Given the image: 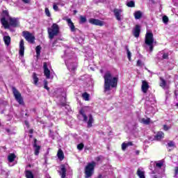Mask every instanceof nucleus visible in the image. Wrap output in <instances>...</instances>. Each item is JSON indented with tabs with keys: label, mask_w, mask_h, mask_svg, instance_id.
<instances>
[{
	"label": "nucleus",
	"mask_w": 178,
	"mask_h": 178,
	"mask_svg": "<svg viewBox=\"0 0 178 178\" xmlns=\"http://www.w3.org/2000/svg\"><path fill=\"white\" fill-rule=\"evenodd\" d=\"M104 92H109L112 88L118 87L119 77L112 76L111 72L107 71L104 73Z\"/></svg>",
	"instance_id": "obj_1"
},
{
	"label": "nucleus",
	"mask_w": 178,
	"mask_h": 178,
	"mask_svg": "<svg viewBox=\"0 0 178 178\" xmlns=\"http://www.w3.org/2000/svg\"><path fill=\"white\" fill-rule=\"evenodd\" d=\"M1 23L4 29H10V26L12 27H17L19 26V19L17 18H12L8 11L3 10L1 14Z\"/></svg>",
	"instance_id": "obj_2"
},
{
	"label": "nucleus",
	"mask_w": 178,
	"mask_h": 178,
	"mask_svg": "<svg viewBox=\"0 0 178 178\" xmlns=\"http://www.w3.org/2000/svg\"><path fill=\"white\" fill-rule=\"evenodd\" d=\"M63 58L69 70H76L77 63H76V58H74V53L72 52L70 48L65 51V55Z\"/></svg>",
	"instance_id": "obj_3"
},
{
	"label": "nucleus",
	"mask_w": 178,
	"mask_h": 178,
	"mask_svg": "<svg viewBox=\"0 0 178 178\" xmlns=\"http://www.w3.org/2000/svg\"><path fill=\"white\" fill-rule=\"evenodd\" d=\"M96 165L97 163H95V161H92L88 163V165L85 167L84 170L86 178H90L92 177V175H94V170L95 169Z\"/></svg>",
	"instance_id": "obj_4"
},
{
	"label": "nucleus",
	"mask_w": 178,
	"mask_h": 178,
	"mask_svg": "<svg viewBox=\"0 0 178 178\" xmlns=\"http://www.w3.org/2000/svg\"><path fill=\"white\" fill-rule=\"evenodd\" d=\"M86 111L87 108H83L81 109L79 113H81L82 118H83V122H87L88 127H92V123H94V118H92V115L91 114H90L88 117H87V115H86Z\"/></svg>",
	"instance_id": "obj_5"
},
{
	"label": "nucleus",
	"mask_w": 178,
	"mask_h": 178,
	"mask_svg": "<svg viewBox=\"0 0 178 178\" xmlns=\"http://www.w3.org/2000/svg\"><path fill=\"white\" fill-rule=\"evenodd\" d=\"M154 33L152 32H147L145 35V44L148 45L149 48V51L152 52L154 51Z\"/></svg>",
	"instance_id": "obj_6"
},
{
	"label": "nucleus",
	"mask_w": 178,
	"mask_h": 178,
	"mask_svg": "<svg viewBox=\"0 0 178 178\" xmlns=\"http://www.w3.org/2000/svg\"><path fill=\"white\" fill-rule=\"evenodd\" d=\"M47 32L49 34V38L54 40V37L59 34V26L57 24H53L51 28H48Z\"/></svg>",
	"instance_id": "obj_7"
},
{
	"label": "nucleus",
	"mask_w": 178,
	"mask_h": 178,
	"mask_svg": "<svg viewBox=\"0 0 178 178\" xmlns=\"http://www.w3.org/2000/svg\"><path fill=\"white\" fill-rule=\"evenodd\" d=\"M13 94L17 101V102H18V104H19V105H24V102L23 101V97H22V94L19 93L17 91V89H16V88L13 87Z\"/></svg>",
	"instance_id": "obj_8"
},
{
	"label": "nucleus",
	"mask_w": 178,
	"mask_h": 178,
	"mask_svg": "<svg viewBox=\"0 0 178 178\" xmlns=\"http://www.w3.org/2000/svg\"><path fill=\"white\" fill-rule=\"evenodd\" d=\"M22 35L24 37L25 40L30 42L31 44H34V41L35 40V37L34 35L29 31H23Z\"/></svg>",
	"instance_id": "obj_9"
},
{
	"label": "nucleus",
	"mask_w": 178,
	"mask_h": 178,
	"mask_svg": "<svg viewBox=\"0 0 178 178\" xmlns=\"http://www.w3.org/2000/svg\"><path fill=\"white\" fill-rule=\"evenodd\" d=\"M122 11L121 9L115 8L113 10L114 16L116 17L117 20H118L119 22H120V20H122V18L123 17V15L122 14Z\"/></svg>",
	"instance_id": "obj_10"
},
{
	"label": "nucleus",
	"mask_w": 178,
	"mask_h": 178,
	"mask_svg": "<svg viewBox=\"0 0 178 178\" xmlns=\"http://www.w3.org/2000/svg\"><path fill=\"white\" fill-rule=\"evenodd\" d=\"M63 20H66L68 26L70 27L71 31L74 32L76 31V27L74 26V24H73V22H72V19L70 18H67V17H65L63 18Z\"/></svg>",
	"instance_id": "obj_11"
},
{
	"label": "nucleus",
	"mask_w": 178,
	"mask_h": 178,
	"mask_svg": "<svg viewBox=\"0 0 178 178\" xmlns=\"http://www.w3.org/2000/svg\"><path fill=\"white\" fill-rule=\"evenodd\" d=\"M89 23H90V24H93L95 26H104V22H102L99 19H94V18H90L89 19Z\"/></svg>",
	"instance_id": "obj_12"
},
{
	"label": "nucleus",
	"mask_w": 178,
	"mask_h": 178,
	"mask_svg": "<svg viewBox=\"0 0 178 178\" xmlns=\"http://www.w3.org/2000/svg\"><path fill=\"white\" fill-rule=\"evenodd\" d=\"M44 73L46 79H50L51 77V71L48 69V63H44L43 65Z\"/></svg>",
	"instance_id": "obj_13"
},
{
	"label": "nucleus",
	"mask_w": 178,
	"mask_h": 178,
	"mask_svg": "<svg viewBox=\"0 0 178 178\" xmlns=\"http://www.w3.org/2000/svg\"><path fill=\"white\" fill-rule=\"evenodd\" d=\"M149 88V85L148 84V82H147L146 81H143L142 86H141V90L143 92H144L145 94H147Z\"/></svg>",
	"instance_id": "obj_14"
},
{
	"label": "nucleus",
	"mask_w": 178,
	"mask_h": 178,
	"mask_svg": "<svg viewBox=\"0 0 178 178\" xmlns=\"http://www.w3.org/2000/svg\"><path fill=\"white\" fill-rule=\"evenodd\" d=\"M19 54L20 56H24V41L23 40H21L19 42Z\"/></svg>",
	"instance_id": "obj_15"
},
{
	"label": "nucleus",
	"mask_w": 178,
	"mask_h": 178,
	"mask_svg": "<svg viewBox=\"0 0 178 178\" xmlns=\"http://www.w3.org/2000/svg\"><path fill=\"white\" fill-rule=\"evenodd\" d=\"M141 31V29L140 28V25H136L133 31V34L136 38H138L140 37V32Z\"/></svg>",
	"instance_id": "obj_16"
},
{
	"label": "nucleus",
	"mask_w": 178,
	"mask_h": 178,
	"mask_svg": "<svg viewBox=\"0 0 178 178\" xmlns=\"http://www.w3.org/2000/svg\"><path fill=\"white\" fill-rule=\"evenodd\" d=\"M67 169V165H61L60 166V174L61 175V178L66 177V170Z\"/></svg>",
	"instance_id": "obj_17"
},
{
	"label": "nucleus",
	"mask_w": 178,
	"mask_h": 178,
	"mask_svg": "<svg viewBox=\"0 0 178 178\" xmlns=\"http://www.w3.org/2000/svg\"><path fill=\"white\" fill-rule=\"evenodd\" d=\"M134 16L136 20H138L141 17H143V12H141L140 10L135 11L134 13Z\"/></svg>",
	"instance_id": "obj_18"
},
{
	"label": "nucleus",
	"mask_w": 178,
	"mask_h": 178,
	"mask_svg": "<svg viewBox=\"0 0 178 178\" xmlns=\"http://www.w3.org/2000/svg\"><path fill=\"white\" fill-rule=\"evenodd\" d=\"M163 137H165V134H163V132L162 131H160V132H158L157 134L155 136V139L157 140H162Z\"/></svg>",
	"instance_id": "obj_19"
},
{
	"label": "nucleus",
	"mask_w": 178,
	"mask_h": 178,
	"mask_svg": "<svg viewBox=\"0 0 178 178\" xmlns=\"http://www.w3.org/2000/svg\"><path fill=\"white\" fill-rule=\"evenodd\" d=\"M35 141H37V140H35V143L33 145V147L35 148V155H38V154H40V149H41V147L37 145Z\"/></svg>",
	"instance_id": "obj_20"
},
{
	"label": "nucleus",
	"mask_w": 178,
	"mask_h": 178,
	"mask_svg": "<svg viewBox=\"0 0 178 178\" xmlns=\"http://www.w3.org/2000/svg\"><path fill=\"white\" fill-rule=\"evenodd\" d=\"M57 156L58 159H60V161H63V159H65V155L63 154V152L60 149H58Z\"/></svg>",
	"instance_id": "obj_21"
},
{
	"label": "nucleus",
	"mask_w": 178,
	"mask_h": 178,
	"mask_svg": "<svg viewBox=\"0 0 178 178\" xmlns=\"http://www.w3.org/2000/svg\"><path fill=\"white\" fill-rule=\"evenodd\" d=\"M133 145V143L131 142H128L127 143H122V151H125L126 150V148H127V147H130Z\"/></svg>",
	"instance_id": "obj_22"
},
{
	"label": "nucleus",
	"mask_w": 178,
	"mask_h": 178,
	"mask_svg": "<svg viewBox=\"0 0 178 178\" xmlns=\"http://www.w3.org/2000/svg\"><path fill=\"white\" fill-rule=\"evenodd\" d=\"M8 161L12 163L16 159V155L15 154H10L8 156Z\"/></svg>",
	"instance_id": "obj_23"
},
{
	"label": "nucleus",
	"mask_w": 178,
	"mask_h": 178,
	"mask_svg": "<svg viewBox=\"0 0 178 178\" xmlns=\"http://www.w3.org/2000/svg\"><path fill=\"white\" fill-rule=\"evenodd\" d=\"M33 79L35 86H38V77H37V74H35V72L33 73Z\"/></svg>",
	"instance_id": "obj_24"
},
{
	"label": "nucleus",
	"mask_w": 178,
	"mask_h": 178,
	"mask_svg": "<svg viewBox=\"0 0 178 178\" xmlns=\"http://www.w3.org/2000/svg\"><path fill=\"white\" fill-rule=\"evenodd\" d=\"M3 41L6 45H9V44H10V37L9 35L4 36Z\"/></svg>",
	"instance_id": "obj_25"
},
{
	"label": "nucleus",
	"mask_w": 178,
	"mask_h": 178,
	"mask_svg": "<svg viewBox=\"0 0 178 178\" xmlns=\"http://www.w3.org/2000/svg\"><path fill=\"white\" fill-rule=\"evenodd\" d=\"M137 175H138V177H140V178H145L144 171H141V170H140V168L138 169V170H137Z\"/></svg>",
	"instance_id": "obj_26"
},
{
	"label": "nucleus",
	"mask_w": 178,
	"mask_h": 178,
	"mask_svg": "<svg viewBox=\"0 0 178 178\" xmlns=\"http://www.w3.org/2000/svg\"><path fill=\"white\" fill-rule=\"evenodd\" d=\"M159 55H162V59H169V54L165 52H160Z\"/></svg>",
	"instance_id": "obj_27"
},
{
	"label": "nucleus",
	"mask_w": 178,
	"mask_h": 178,
	"mask_svg": "<svg viewBox=\"0 0 178 178\" xmlns=\"http://www.w3.org/2000/svg\"><path fill=\"white\" fill-rule=\"evenodd\" d=\"M161 87H162V88H168V85H166V81H165V79H161V82L160 83Z\"/></svg>",
	"instance_id": "obj_28"
},
{
	"label": "nucleus",
	"mask_w": 178,
	"mask_h": 178,
	"mask_svg": "<svg viewBox=\"0 0 178 178\" xmlns=\"http://www.w3.org/2000/svg\"><path fill=\"white\" fill-rule=\"evenodd\" d=\"M26 178H34V175L30 170L26 171Z\"/></svg>",
	"instance_id": "obj_29"
},
{
	"label": "nucleus",
	"mask_w": 178,
	"mask_h": 178,
	"mask_svg": "<svg viewBox=\"0 0 178 178\" xmlns=\"http://www.w3.org/2000/svg\"><path fill=\"white\" fill-rule=\"evenodd\" d=\"M151 120L149 118H142L141 122L143 123V124H149V122Z\"/></svg>",
	"instance_id": "obj_30"
},
{
	"label": "nucleus",
	"mask_w": 178,
	"mask_h": 178,
	"mask_svg": "<svg viewBox=\"0 0 178 178\" xmlns=\"http://www.w3.org/2000/svg\"><path fill=\"white\" fill-rule=\"evenodd\" d=\"M35 51L37 56H40L41 54V46H37L35 48Z\"/></svg>",
	"instance_id": "obj_31"
},
{
	"label": "nucleus",
	"mask_w": 178,
	"mask_h": 178,
	"mask_svg": "<svg viewBox=\"0 0 178 178\" xmlns=\"http://www.w3.org/2000/svg\"><path fill=\"white\" fill-rule=\"evenodd\" d=\"M82 97L85 101H89L90 99V95H88L87 92H85L82 95Z\"/></svg>",
	"instance_id": "obj_32"
},
{
	"label": "nucleus",
	"mask_w": 178,
	"mask_h": 178,
	"mask_svg": "<svg viewBox=\"0 0 178 178\" xmlns=\"http://www.w3.org/2000/svg\"><path fill=\"white\" fill-rule=\"evenodd\" d=\"M127 6L129 8H134L136 6V4L134 1H131L127 3Z\"/></svg>",
	"instance_id": "obj_33"
},
{
	"label": "nucleus",
	"mask_w": 178,
	"mask_h": 178,
	"mask_svg": "<svg viewBox=\"0 0 178 178\" xmlns=\"http://www.w3.org/2000/svg\"><path fill=\"white\" fill-rule=\"evenodd\" d=\"M162 166H163V161H158L156 163V168H162Z\"/></svg>",
	"instance_id": "obj_34"
},
{
	"label": "nucleus",
	"mask_w": 178,
	"mask_h": 178,
	"mask_svg": "<svg viewBox=\"0 0 178 178\" xmlns=\"http://www.w3.org/2000/svg\"><path fill=\"white\" fill-rule=\"evenodd\" d=\"M127 58L129 60H131V52H130V50H129V48H127Z\"/></svg>",
	"instance_id": "obj_35"
},
{
	"label": "nucleus",
	"mask_w": 178,
	"mask_h": 178,
	"mask_svg": "<svg viewBox=\"0 0 178 178\" xmlns=\"http://www.w3.org/2000/svg\"><path fill=\"white\" fill-rule=\"evenodd\" d=\"M45 15L48 17H51V13L49 12V9H48V8H45Z\"/></svg>",
	"instance_id": "obj_36"
},
{
	"label": "nucleus",
	"mask_w": 178,
	"mask_h": 178,
	"mask_svg": "<svg viewBox=\"0 0 178 178\" xmlns=\"http://www.w3.org/2000/svg\"><path fill=\"white\" fill-rule=\"evenodd\" d=\"M44 88L47 90V91H49V87H48V81H44Z\"/></svg>",
	"instance_id": "obj_37"
},
{
	"label": "nucleus",
	"mask_w": 178,
	"mask_h": 178,
	"mask_svg": "<svg viewBox=\"0 0 178 178\" xmlns=\"http://www.w3.org/2000/svg\"><path fill=\"white\" fill-rule=\"evenodd\" d=\"M84 148V144L83 143H80L77 145V149L79 150V151H81L83 150V149Z\"/></svg>",
	"instance_id": "obj_38"
},
{
	"label": "nucleus",
	"mask_w": 178,
	"mask_h": 178,
	"mask_svg": "<svg viewBox=\"0 0 178 178\" xmlns=\"http://www.w3.org/2000/svg\"><path fill=\"white\" fill-rule=\"evenodd\" d=\"M86 22H87V18H86V17L81 16L80 23H86Z\"/></svg>",
	"instance_id": "obj_39"
},
{
	"label": "nucleus",
	"mask_w": 178,
	"mask_h": 178,
	"mask_svg": "<svg viewBox=\"0 0 178 178\" xmlns=\"http://www.w3.org/2000/svg\"><path fill=\"white\" fill-rule=\"evenodd\" d=\"M53 9L56 11L58 12L59 10V8L58 7V4L56 3H54L53 5Z\"/></svg>",
	"instance_id": "obj_40"
},
{
	"label": "nucleus",
	"mask_w": 178,
	"mask_h": 178,
	"mask_svg": "<svg viewBox=\"0 0 178 178\" xmlns=\"http://www.w3.org/2000/svg\"><path fill=\"white\" fill-rule=\"evenodd\" d=\"M163 23H165V24H166V23H168V22H169V18L167 16H163Z\"/></svg>",
	"instance_id": "obj_41"
},
{
	"label": "nucleus",
	"mask_w": 178,
	"mask_h": 178,
	"mask_svg": "<svg viewBox=\"0 0 178 178\" xmlns=\"http://www.w3.org/2000/svg\"><path fill=\"white\" fill-rule=\"evenodd\" d=\"M56 3H57V5H60V6H65V1H63L60 0Z\"/></svg>",
	"instance_id": "obj_42"
},
{
	"label": "nucleus",
	"mask_w": 178,
	"mask_h": 178,
	"mask_svg": "<svg viewBox=\"0 0 178 178\" xmlns=\"http://www.w3.org/2000/svg\"><path fill=\"white\" fill-rule=\"evenodd\" d=\"M168 147H175V143L172 141H170L168 143Z\"/></svg>",
	"instance_id": "obj_43"
},
{
	"label": "nucleus",
	"mask_w": 178,
	"mask_h": 178,
	"mask_svg": "<svg viewBox=\"0 0 178 178\" xmlns=\"http://www.w3.org/2000/svg\"><path fill=\"white\" fill-rule=\"evenodd\" d=\"M101 159H102V156H99L95 158V161H97V162H99V161H101Z\"/></svg>",
	"instance_id": "obj_44"
},
{
	"label": "nucleus",
	"mask_w": 178,
	"mask_h": 178,
	"mask_svg": "<svg viewBox=\"0 0 178 178\" xmlns=\"http://www.w3.org/2000/svg\"><path fill=\"white\" fill-rule=\"evenodd\" d=\"M175 176H177V175H178V167H175Z\"/></svg>",
	"instance_id": "obj_45"
},
{
	"label": "nucleus",
	"mask_w": 178,
	"mask_h": 178,
	"mask_svg": "<svg viewBox=\"0 0 178 178\" xmlns=\"http://www.w3.org/2000/svg\"><path fill=\"white\" fill-rule=\"evenodd\" d=\"M24 3H30V0H22Z\"/></svg>",
	"instance_id": "obj_46"
},
{
	"label": "nucleus",
	"mask_w": 178,
	"mask_h": 178,
	"mask_svg": "<svg viewBox=\"0 0 178 178\" xmlns=\"http://www.w3.org/2000/svg\"><path fill=\"white\" fill-rule=\"evenodd\" d=\"M163 129H164V130L166 131H168V130H169V127H168V126H166V125H164L163 126Z\"/></svg>",
	"instance_id": "obj_47"
},
{
	"label": "nucleus",
	"mask_w": 178,
	"mask_h": 178,
	"mask_svg": "<svg viewBox=\"0 0 178 178\" xmlns=\"http://www.w3.org/2000/svg\"><path fill=\"white\" fill-rule=\"evenodd\" d=\"M137 66H141V61H140V60H138L137 61Z\"/></svg>",
	"instance_id": "obj_48"
},
{
	"label": "nucleus",
	"mask_w": 178,
	"mask_h": 178,
	"mask_svg": "<svg viewBox=\"0 0 178 178\" xmlns=\"http://www.w3.org/2000/svg\"><path fill=\"white\" fill-rule=\"evenodd\" d=\"M25 125L26 126V127H29V122L28 121H25Z\"/></svg>",
	"instance_id": "obj_49"
},
{
	"label": "nucleus",
	"mask_w": 178,
	"mask_h": 178,
	"mask_svg": "<svg viewBox=\"0 0 178 178\" xmlns=\"http://www.w3.org/2000/svg\"><path fill=\"white\" fill-rule=\"evenodd\" d=\"M29 133H30V134H33V129H30V130H29Z\"/></svg>",
	"instance_id": "obj_50"
},
{
	"label": "nucleus",
	"mask_w": 178,
	"mask_h": 178,
	"mask_svg": "<svg viewBox=\"0 0 178 178\" xmlns=\"http://www.w3.org/2000/svg\"><path fill=\"white\" fill-rule=\"evenodd\" d=\"M136 155H138V154H140V152H139L138 150H137V151L136 152Z\"/></svg>",
	"instance_id": "obj_51"
},
{
	"label": "nucleus",
	"mask_w": 178,
	"mask_h": 178,
	"mask_svg": "<svg viewBox=\"0 0 178 178\" xmlns=\"http://www.w3.org/2000/svg\"><path fill=\"white\" fill-rule=\"evenodd\" d=\"M146 105H149V102L146 101Z\"/></svg>",
	"instance_id": "obj_52"
},
{
	"label": "nucleus",
	"mask_w": 178,
	"mask_h": 178,
	"mask_svg": "<svg viewBox=\"0 0 178 178\" xmlns=\"http://www.w3.org/2000/svg\"><path fill=\"white\" fill-rule=\"evenodd\" d=\"M74 14L77 13V11L76 10H74Z\"/></svg>",
	"instance_id": "obj_53"
},
{
	"label": "nucleus",
	"mask_w": 178,
	"mask_h": 178,
	"mask_svg": "<svg viewBox=\"0 0 178 178\" xmlns=\"http://www.w3.org/2000/svg\"><path fill=\"white\" fill-rule=\"evenodd\" d=\"M64 101H66V97H64Z\"/></svg>",
	"instance_id": "obj_54"
},
{
	"label": "nucleus",
	"mask_w": 178,
	"mask_h": 178,
	"mask_svg": "<svg viewBox=\"0 0 178 178\" xmlns=\"http://www.w3.org/2000/svg\"><path fill=\"white\" fill-rule=\"evenodd\" d=\"M53 44H56V41H55Z\"/></svg>",
	"instance_id": "obj_55"
},
{
	"label": "nucleus",
	"mask_w": 178,
	"mask_h": 178,
	"mask_svg": "<svg viewBox=\"0 0 178 178\" xmlns=\"http://www.w3.org/2000/svg\"><path fill=\"white\" fill-rule=\"evenodd\" d=\"M0 126H1V121H0Z\"/></svg>",
	"instance_id": "obj_56"
},
{
	"label": "nucleus",
	"mask_w": 178,
	"mask_h": 178,
	"mask_svg": "<svg viewBox=\"0 0 178 178\" xmlns=\"http://www.w3.org/2000/svg\"><path fill=\"white\" fill-rule=\"evenodd\" d=\"M154 178H156V177L154 176Z\"/></svg>",
	"instance_id": "obj_57"
}]
</instances>
